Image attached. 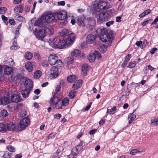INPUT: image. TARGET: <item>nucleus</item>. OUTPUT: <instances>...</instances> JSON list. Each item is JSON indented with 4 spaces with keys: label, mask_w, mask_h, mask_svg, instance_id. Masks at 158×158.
<instances>
[{
    "label": "nucleus",
    "mask_w": 158,
    "mask_h": 158,
    "mask_svg": "<svg viewBox=\"0 0 158 158\" xmlns=\"http://www.w3.org/2000/svg\"><path fill=\"white\" fill-rule=\"evenodd\" d=\"M154 68L151 66L150 65H148V66L146 67V70H147L149 69L151 71H152L154 69Z\"/></svg>",
    "instance_id": "obj_61"
},
{
    "label": "nucleus",
    "mask_w": 158,
    "mask_h": 158,
    "mask_svg": "<svg viewBox=\"0 0 158 158\" xmlns=\"http://www.w3.org/2000/svg\"><path fill=\"white\" fill-rule=\"evenodd\" d=\"M48 42L51 47L55 48L61 49L64 48L66 45L64 40L57 41L56 38H49Z\"/></svg>",
    "instance_id": "obj_3"
},
{
    "label": "nucleus",
    "mask_w": 158,
    "mask_h": 158,
    "mask_svg": "<svg viewBox=\"0 0 158 158\" xmlns=\"http://www.w3.org/2000/svg\"><path fill=\"white\" fill-rule=\"evenodd\" d=\"M60 149H57L56 152L54 153L52 157L53 158H56L59 155V153L60 152Z\"/></svg>",
    "instance_id": "obj_48"
},
{
    "label": "nucleus",
    "mask_w": 158,
    "mask_h": 158,
    "mask_svg": "<svg viewBox=\"0 0 158 158\" xmlns=\"http://www.w3.org/2000/svg\"><path fill=\"white\" fill-rule=\"evenodd\" d=\"M77 78L76 77L73 75H70L67 77V80L68 82H72L75 81Z\"/></svg>",
    "instance_id": "obj_33"
},
{
    "label": "nucleus",
    "mask_w": 158,
    "mask_h": 158,
    "mask_svg": "<svg viewBox=\"0 0 158 158\" xmlns=\"http://www.w3.org/2000/svg\"><path fill=\"white\" fill-rule=\"evenodd\" d=\"M74 60V58L72 56L69 57L65 59V62L68 64L72 63Z\"/></svg>",
    "instance_id": "obj_29"
},
{
    "label": "nucleus",
    "mask_w": 158,
    "mask_h": 158,
    "mask_svg": "<svg viewBox=\"0 0 158 158\" xmlns=\"http://www.w3.org/2000/svg\"><path fill=\"white\" fill-rule=\"evenodd\" d=\"M6 130V126L2 123H0V131H4Z\"/></svg>",
    "instance_id": "obj_44"
},
{
    "label": "nucleus",
    "mask_w": 158,
    "mask_h": 158,
    "mask_svg": "<svg viewBox=\"0 0 158 158\" xmlns=\"http://www.w3.org/2000/svg\"><path fill=\"white\" fill-rule=\"evenodd\" d=\"M19 46L18 45L17 42L14 41L13 43V45L10 47L12 50L17 49L19 48Z\"/></svg>",
    "instance_id": "obj_36"
},
{
    "label": "nucleus",
    "mask_w": 158,
    "mask_h": 158,
    "mask_svg": "<svg viewBox=\"0 0 158 158\" xmlns=\"http://www.w3.org/2000/svg\"><path fill=\"white\" fill-rule=\"evenodd\" d=\"M95 39V37L94 35L89 34L87 36L86 41L88 43L93 44L94 43Z\"/></svg>",
    "instance_id": "obj_15"
},
{
    "label": "nucleus",
    "mask_w": 158,
    "mask_h": 158,
    "mask_svg": "<svg viewBox=\"0 0 158 158\" xmlns=\"http://www.w3.org/2000/svg\"><path fill=\"white\" fill-rule=\"evenodd\" d=\"M25 67L29 72H31L33 70V66L30 62H28L25 63Z\"/></svg>",
    "instance_id": "obj_19"
},
{
    "label": "nucleus",
    "mask_w": 158,
    "mask_h": 158,
    "mask_svg": "<svg viewBox=\"0 0 158 158\" xmlns=\"http://www.w3.org/2000/svg\"><path fill=\"white\" fill-rule=\"evenodd\" d=\"M58 68L55 66H53L51 68L50 70L48 71V73L50 77L55 78L58 76Z\"/></svg>",
    "instance_id": "obj_8"
},
{
    "label": "nucleus",
    "mask_w": 158,
    "mask_h": 158,
    "mask_svg": "<svg viewBox=\"0 0 158 158\" xmlns=\"http://www.w3.org/2000/svg\"><path fill=\"white\" fill-rule=\"evenodd\" d=\"M149 20H147L143 22H142L141 23V25L142 26H144L146 25L149 22Z\"/></svg>",
    "instance_id": "obj_63"
},
{
    "label": "nucleus",
    "mask_w": 158,
    "mask_h": 158,
    "mask_svg": "<svg viewBox=\"0 0 158 158\" xmlns=\"http://www.w3.org/2000/svg\"><path fill=\"white\" fill-rule=\"evenodd\" d=\"M151 124L155 126H157L158 125V119L155 117L152 118L151 121Z\"/></svg>",
    "instance_id": "obj_28"
},
{
    "label": "nucleus",
    "mask_w": 158,
    "mask_h": 158,
    "mask_svg": "<svg viewBox=\"0 0 158 158\" xmlns=\"http://www.w3.org/2000/svg\"><path fill=\"white\" fill-rule=\"evenodd\" d=\"M97 32L101 34L100 39L102 42H106L113 40L112 32L104 27L98 28L97 30Z\"/></svg>",
    "instance_id": "obj_1"
},
{
    "label": "nucleus",
    "mask_w": 158,
    "mask_h": 158,
    "mask_svg": "<svg viewBox=\"0 0 158 158\" xmlns=\"http://www.w3.org/2000/svg\"><path fill=\"white\" fill-rule=\"evenodd\" d=\"M24 85L26 89L29 90H32L33 82L31 80L29 79L26 80L25 81Z\"/></svg>",
    "instance_id": "obj_14"
},
{
    "label": "nucleus",
    "mask_w": 158,
    "mask_h": 158,
    "mask_svg": "<svg viewBox=\"0 0 158 158\" xmlns=\"http://www.w3.org/2000/svg\"><path fill=\"white\" fill-rule=\"evenodd\" d=\"M75 92L74 91L71 90L70 93H69V97L71 98H74L75 97Z\"/></svg>",
    "instance_id": "obj_52"
},
{
    "label": "nucleus",
    "mask_w": 158,
    "mask_h": 158,
    "mask_svg": "<svg viewBox=\"0 0 158 158\" xmlns=\"http://www.w3.org/2000/svg\"><path fill=\"white\" fill-rule=\"evenodd\" d=\"M12 71V69L11 67L5 66L4 69V73L7 75L10 74Z\"/></svg>",
    "instance_id": "obj_26"
},
{
    "label": "nucleus",
    "mask_w": 158,
    "mask_h": 158,
    "mask_svg": "<svg viewBox=\"0 0 158 158\" xmlns=\"http://www.w3.org/2000/svg\"><path fill=\"white\" fill-rule=\"evenodd\" d=\"M131 55L128 54L126 56L125 59L124 60H125V62H128L129 60L130 59L131 57Z\"/></svg>",
    "instance_id": "obj_56"
},
{
    "label": "nucleus",
    "mask_w": 158,
    "mask_h": 158,
    "mask_svg": "<svg viewBox=\"0 0 158 158\" xmlns=\"http://www.w3.org/2000/svg\"><path fill=\"white\" fill-rule=\"evenodd\" d=\"M46 31H48L50 34H52L54 33V30L52 27H50L49 28H47L46 29Z\"/></svg>",
    "instance_id": "obj_55"
},
{
    "label": "nucleus",
    "mask_w": 158,
    "mask_h": 158,
    "mask_svg": "<svg viewBox=\"0 0 158 158\" xmlns=\"http://www.w3.org/2000/svg\"><path fill=\"white\" fill-rule=\"evenodd\" d=\"M15 19L19 21H22L25 19L22 16H19V15H16L15 17Z\"/></svg>",
    "instance_id": "obj_43"
},
{
    "label": "nucleus",
    "mask_w": 158,
    "mask_h": 158,
    "mask_svg": "<svg viewBox=\"0 0 158 158\" xmlns=\"http://www.w3.org/2000/svg\"><path fill=\"white\" fill-rule=\"evenodd\" d=\"M27 111L26 109L23 110L19 114V116L20 117H23L25 116L27 114Z\"/></svg>",
    "instance_id": "obj_42"
},
{
    "label": "nucleus",
    "mask_w": 158,
    "mask_h": 158,
    "mask_svg": "<svg viewBox=\"0 0 158 158\" xmlns=\"http://www.w3.org/2000/svg\"><path fill=\"white\" fill-rule=\"evenodd\" d=\"M91 102H90L89 105H87L85 108H84L82 110L83 112L85 111L88 110L90 108L91 105Z\"/></svg>",
    "instance_id": "obj_53"
},
{
    "label": "nucleus",
    "mask_w": 158,
    "mask_h": 158,
    "mask_svg": "<svg viewBox=\"0 0 158 158\" xmlns=\"http://www.w3.org/2000/svg\"><path fill=\"white\" fill-rule=\"evenodd\" d=\"M107 5V4L105 1H100L97 4H94L93 5V7H98V9L102 10L106 8Z\"/></svg>",
    "instance_id": "obj_10"
},
{
    "label": "nucleus",
    "mask_w": 158,
    "mask_h": 158,
    "mask_svg": "<svg viewBox=\"0 0 158 158\" xmlns=\"http://www.w3.org/2000/svg\"><path fill=\"white\" fill-rule=\"evenodd\" d=\"M135 65L136 64L135 61L131 62L129 63L128 65L127 66V67L128 68H131L134 67Z\"/></svg>",
    "instance_id": "obj_41"
},
{
    "label": "nucleus",
    "mask_w": 158,
    "mask_h": 158,
    "mask_svg": "<svg viewBox=\"0 0 158 158\" xmlns=\"http://www.w3.org/2000/svg\"><path fill=\"white\" fill-rule=\"evenodd\" d=\"M81 52L80 50L75 49L72 51L71 55L72 56H77L81 55Z\"/></svg>",
    "instance_id": "obj_23"
},
{
    "label": "nucleus",
    "mask_w": 158,
    "mask_h": 158,
    "mask_svg": "<svg viewBox=\"0 0 158 158\" xmlns=\"http://www.w3.org/2000/svg\"><path fill=\"white\" fill-rule=\"evenodd\" d=\"M94 56L95 57V58H97L98 59H100L102 57L101 54L99 53V52L98 51H94Z\"/></svg>",
    "instance_id": "obj_39"
},
{
    "label": "nucleus",
    "mask_w": 158,
    "mask_h": 158,
    "mask_svg": "<svg viewBox=\"0 0 158 158\" xmlns=\"http://www.w3.org/2000/svg\"><path fill=\"white\" fill-rule=\"evenodd\" d=\"M1 114L3 117H6L8 115V112L5 110H2L1 112Z\"/></svg>",
    "instance_id": "obj_46"
},
{
    "label": "nucleus",
    "mask_w": 158,
    "mask_h": 158,
    "mask_svg": "<svg viewBox=\"0 0 158 158\" xmlns=\"http://www.w3.org/2000/svg\"><path fill=\"white\" fill-rule=\"evenodd\" d=\"M36 28H35L34 34L38 39L43 38L45 36V30L44 29H40L38 32Z\"/></svg>",
    "instance_id": "obj_7"
},
{
    "label": "nucleus",
    "mask_w": 158,
    "mask_h": 158,
    "mask_svg": "<svg viewBox=\"0 0 158 158\" xmlns=\"http://www.w3.org/2000/svg\"><path fill=\"white\" fill-rule=\"evenodd\" d=\"M157 50V48H153L151 51L150 53L152 54H153L155 53V52Z\"/></svg>",
    "instance_id": "obj_62"
},
{
    "label": "nucleus",
    "mask_w": 158,
    "mask_h": 158,
    "mask_svg": "<svg viewBox=\"0 0 158 158\" xmlns=\"http://www.w3.org/2000/svg\"><path fill=\"white\" fill-rule=\"evenodd\" d=\"M7 10V9L5 7H0V13L1 14H4Z\"/></svg>",
    "instance_id": "obj_49"
},
{
    "label": "nucleus",
    "mask_w": 158,
    "mask_h": 158,
    "mask_svg": "<svg viewBox=\"0 0 158 158\" xmlns=\"http://www.w3.org/2000/svg\"><path fill=\"white\" fill-rule=\"evenodd\" d=\"M31 90L25 89L24 90H23L22 91V96L24 98H26L27 97L29 94L30 92L31 91Z\"/></svg>",
    "instance_id": "obj_25"
},
{
    "label": "nucleus",
    "mask_w": 158,
    "mask_h": 158,
    "mask_svg": "<svg viewBox=\"0 0 158 158\" xmlns=\"http://www.w3.org/2000/svg\"><path fill=\"white\" fill-rule=\"evenodd\" d=\"M107 46L104 45H102L100 47L99 50L101 52L104 53L107 51Z\"/></svg>",
    "instance_id": "obj_31"
},
{
    "label": "nucleus",
    "mask_w": 158,
    "mask_h": 158,
    "mask_svg": "<svg viewBox=\"0 0 158 158\" xmlns=\"http://www.w3.org/2000/svg\"><path fill=\"white\" fill-rule=\"evenodd\" d=\"M19 127L18 125L17 127H16L15 123L13 122H10L7 125L6 127V129L9 131L15 130L16 131H17L16 129L17 128H19Z\"/></svg>",
    "instance_id": "obj_13"
},
{
    "label": "nucleus",
    "mask_w": 158,
    "mask_h": 158,
    "mask_svg": "<svg viewBox=\"0 0 158 158\" xmlns=\"http://www.w3.org/2000/svg\"><path fill=\"white\" fill-rule=\"evenodd\" d=\"M56 17H57L59 20H63L65 19L67 17V14L66 11L62 10L54 13Z\"/></svg>",
    "instance_id": "obj_9"
},
{
    "label": "nucleus",
    "mask_w": 158,
    "mask_h": 158,
    "mask_svg": "<svg viewBox=\"0 0 158 158\" xmlns=\"http://www.w3.org/2000/svg\"><path fill=\"white\" fill-rule=\"evenodd\" d=\"M49 103L51 106L54 109H60L62 108V100L59 97L56 96V94L53 95L51 98Z\"/></svg>",
    "instance_id": "obj_2"
},
{
    "label": "nucleus",
    "mask_w": 158,
    "mask_h": 158,
    "mask_svg": "<svg viewBox=\"0 0 158 158\" xmlns=\"http://www.w3.org/2000/svg\"><path fill=\"white\" fill-rule=\"evenodd\" d=\"M45 21L42 16L40 18L38 19L34 23L35 26H41L42 25L45 23Z\"/></svg>",
    "instance_id": "obj_18"
},
{
    "label": "nucleus",
    "mask_w": 158,
    "mask_h": 158,
    "mask_svg": "<svg viewBox=\"0 0 158 158\" xmlns=\"http://www.w3.org/2000/svg\"><path fill=\"white\" fill-rule=\"evenodd\" d=\"M48 61L51 65H54L57 64L58 66L61 67L62 64L61 61L58 59V56L55 54H50L48 57Z\"/></svg>",
    "instance_id": "obj_4"
},
{
    "label": "nucleus",
    "mask_w": 158,
    "mask_h": 158,
    "mask_svg": "<svg viewBox=\"0 0 158 158\" xmlns=\"http://www.w3.org/2000/svg\"><path fill=\"white\" fill-rule=\"evenodd\" d=\"M61 115L60 114H55L54 115V118H55L59 119L61 118Z\"/></svg>",
    "instance_id": "obj_58"
},
{
    "label": "nucleus",
    "mask_w": 158,
    "mask_h": 158,
    "mask_svg": "<svg viewBox=\"0 0 158 158\" xmlns=\"http://www.w3.org/2000/svg\"><path fill=\"white\" fill-rule=\"evenodd\" d=\"M7 148L9 151L12 152H15V148L14 147L12 146L11 145H9Z\"/></svg>",
    "instance_id": "obj_47"
},
{
    "label": "nucleus",
    "mask_w": 158,
    "mask_h": 158,
    "mask_svg": "<svg viewBox=\"0 0 158 158\" xmlns=\"http://www.w3.org/2000/svg\"><path fill=\"white\" fill-rule=\"evenodd\" d=\"M10 102L9 99L6 97H4L1 98L0 103L4 105H5L8 104Z\"/></svg>",
    "instance_id": "obj_22"
},
{
    "label": "nucleus",
    "mask_w": 158,
    "mask_h": 158,
    "mask_svg": "<svg viewBox=\"0 0 158 158\" xmlns=\"http://www.w3.org/2000/svg\"><path fill=\"white\" fill-rule=\"evenodd\" d=\"M42 74L40 70L36 71L34 74V77L35 79L39 78Z\"/></svg>",
    "instance_id": "obj_30"
},
{
    "label": "nucleus",
    "mask_w": 158,
    "mask_h": 158,
    "mask_svg": "<svg viewBox=\"0 0 158 158\" xmlns=\"http://www.w3.org/2000/svg\"><path fill=\"white\" fill-rule=\"evenodd\" d=\"M11 100L14 102H18L20 101V97L18 94H14L11 98Z\"/></svg>",
    "instance_id": "obj_21"
},
{
    "label": "nucleus",
    "mask_w": 158,
    "mask_h": 158,
    "mask_svg": "<svg viewBox=\"0 0 158 158\" xmlns=\"http://www.w3.org/2000/svg\"><path fill=\"white\" fill-rule=\"evenodd\" d=\"M56 89H55V91L54 92V95H55V94H56V96L57 97H59V91L60 90V86L59 85H57L56 86Z\"/></svg>",
    "instance_id": "obj_40"
},
{
    "label": "nucleus",
    "mask_w": 158,
    "mask_h": 158,
    "mask_svg": "<svg viewBox=\"0 0 158 158\" xmlns=\"http://www.w3.org/2000/svg\"><path fill=\"white\" fill-rule=\"evenodd\" d=\"M23 10V7L21 5L17 6L14 9L15 13H17V14L22 12Z\"/></svg>",
    "instance_id": "obj_24"
},
{
    "label": "nucleus",
    "mask_w": 158,
    "mask_h": 158,
    "mask_svg": "<svg viewBox=\"0 0 158 158\" xmlns=\"http://www.w3.org/2000/svg\"><path fill=\"white\" fill-rule=\"evenodd\" d=\"M9 21L10 24L14 25L15 23V22L14 19H10L9 20Z\"/></svg>",
    "instance_id": "obj_64"
},
{
    "label": "nucleus",
    "mask_w": 158,
    "mask_h": 158,
    "mask_svg": "<svg viewBox=\"0 0 158 158\" xmlns=\"http://www.w3.org/2000/svg\"><path fill=\"white\" fill-rule=\"evenodd\" d=\"M82 82V81L81 80H79L76 81L74 83L73 88L74 90H77L80 88L81 86Z\"/></svg>",
    "instance_id": "obj_17"
},
{
    "label": "nucleus",
    "mask_w": 158,
    "mask_h": 158,
    "mask_svg": "<svg viewBox=\"0 0 158 158\" xmlns=\"http://www.w3.org/2000/svg\"><path fill=\"white\" fill-rule=\"evenodd\" d=\"M151 10L150 9H148L145 10L144 11V12L145 13L146 15H148L151 12Z\"/></svg>",
    "instance_id": "obj_59"
},
{
    "label": "nucleus",
    "mask_w": 158,
    "mask_h": 158,
    "mask_svg": "<svg viewBox=\"0 0 158 158\" xmlns=\"http://www.w3.org/2000/svg\"><path fill=\"white\" fill-rule=\"evenodd\" d=\"M25 56L26 59L28 60H30L32 57L33 55L31 53L27 52L25 53Z\"/></svg>",
    "instance_id": "obj_38"
},
{
    "label": "nucleus",
    "mask_w": 158,
    "mask_h": 158,
    "mask_svg": "<svg viewBox=\"0 0 158 158\" xmlns=\"http://www.w3.org/2000/svg\"><path fill=\"white\" fill-rule=\"evenodd\" d=\"M89 69V66L87 64L84 65L82 67V71L84 72V75L85 76H86V72Z\"/></svg>",
    "instance_id": "obj_37"
},
{
    "label": "nucleus",
    "mask_w": 158,
    "mask_h": 158,
    "mask_svg": "<svg viewBox=\"0 0 158 158\" xmlns=\"http://www.w3.org/2000/svg\"><path fill=\"white\" fill-rule=\"evenodd\" d=\"M116 106H113V108L110 109L108 107L106 113L109 114H113L116 110Z\"/></svg>",
    "instance_id": "obj_35"
},
{
    "label": "nucleus",
    "mask_w": 158,
    "mask_h": 158,
    "mask_svg": "<svg viewBox=\"0 0 158 158\" xmlns=\"http://www.w3.org/2000/svg\"><path fill=\"white\" fill-rule=\"evenodd\" d=\"M43 19L45 20V22H47L50 23L53 21L55 19L56 16L54 14H48L43 15H42Z\"/></svg>",
    "instance_id": "obj_6"
},
{
    "label": "nucleus",
    "mask_w": 158,
    "mask_h": 158,
    "mask_svg": "<svg viewBox=\"0 0 158 158\" xmlns=\"http://www.w3.org/2000/svg\"><path fill=\"white\" fill-rule=\"evenodd\" d=\"M55 135L56 134L55 133H52V134H50L49 135L48 137V139H52L54 137Z\"/></svg>",
    "instance_id": "obj_60"
},
{
    "label": "nucleus",
    "mask_w": 158,
    "mask_h": 158,
    "mask_svg": "<svg viewBox=\"0 0 158 158\" xmlns=\"http://www.w3.org/2000/svg\"><path fill=\"white\" fill-rule=\"evenodd\" d=\"M75 35L73 33L70 34L69 36L65 41V44L68 46L72 45L75 39Z\"/></svg>",
    "instance_id": "obj_11"
},
{
    "label": "nucleus",
    "mask_w": 158,
    "mask_h": 158,
    "mask_svg": "<svg viewBox=\"0 0 158 158\" xmlns=\"http://www.w3.org/2000/svg\"><path fill=\"white\" fill-rule=\"evenodd\" d=\"M141 152L138 151L137 149H133L131 150L130 152V154L132 155H135L136 153L138 152Z\"/></svg>",
    "instance_id": "obj_45"
},
{
    "label": "nucleus",
    "mask_w": 158,
    "mask_h": 158,
    "mask_svg": "<svg viewBox=\"0 0 158 158\" xmlns=\"http://www.w3.org/2000/svg\"><path fill=\"white\" fill-rule=\"evenodd\" d=\"M11 156V153L6 152L4 153L3 156L4 158H10Z\"/></svg>",
    "instance_id": "obj_50"
},
{
    "label": "nucleus",
    "mask_w": 158,
    "mask_h": 158,
    "mask_svg": "<svg viewBox=\"0 0 158 158\" xmlns=\"http://www.w3.org/2000/svg\"><path fill=\"white\" fill-rule=\"evenodd\" d=\"M114 21L113 20H111L110 21L108 22H107L106 23V25L108 27H110L111 25L113 24L114 23Z\"/></svg>",
    "instance_id": "obj_57"
},
{
    "label": "nucleus",
    "mask_w": 158,
    "mask_h": 158,
    "mask_svg": "<svg viewBox=\"0 0 158 158\" xmlns=\"http://www.w3.org/2000/svg\"><path fill=\"white\" fill-rule=\"evenodd\" d=\"M84 18L81 17H78L77 23L79 26L84 27L85 25V23L84 21Z\"/></svg>",
    "instance_id": "obj_20"
},
{
    "label": "nucleus",
    "mask_w": 158,
    "mask_h": 158,
    "mask_svg": "<svg viewBox=\"0 0 158 158\" xmlns=\"http://www.w3.org/2000/svg\"><path fill=\"white\" fill-rule=\"evenodd\" d=\"M81 149V147L79 145H77L73 147L72 150V154L73 156H76L79 153V151Z\"/></svg>",
    "instance_id": "obj_16"
},
{
    "label": "nucleus",
    "mask_w": 158,
    "mask_h": 158,
    "mask_svg": "<svg viewBox=\"0 0 158 158\" xmlns=\"http://www.w3.org/2000/svg\"><path fill=\"white\" fill-rule=\"evenodd\" d=\"M30 121L27 118H24L21 120L20 124L18 125L19 128H17V131H19L23 130L24 128L27 127L29 124Z\"/></svg>",
    "instance_id": "obj_5"
},
{
    "label": "nucleus",
    "mask_w": 158,
    "mask_h": 158,
    "mask_svg": "<svg viewBox=\"0 0 158 158\" xmlns=\"http://www.w3.org/2000/svg\"><path fill=\"white\" fill-rule=\"evenodd\" d=\"M108 14L103 12H99L98 14V19L102 21H106L108 19Z\"/></svg>",
    "instance_id": "obj_12"
},
{
    "label": "nucleus",
    "mask_w": 158,
    "mask_h": 158,
    "mask_svg": "<svg viewBox=\"0 0 158 158\" xmlns=\"http://www.w3.org/2000/svg\"><path fill=\"white\" fill-rule=\"evenodd\" d=\"M34 56L35 59L38 60H39L41 59V57L40 56V55L37 53H34Z\"/></svg>",
    "instance_id": "obj_54"
},
{
    "label": "nucleus",
    "mask_w": 158,
    "mask_h": 158,
    "mask_svg": "<svg viewBox=\"0 0 158 158\" xmlns=\"http://www.w3.org/2000/svg\"><path fill=\"white\" fill-rule=\"evenodd\" d=\"M69 99L68 98H64L62 100L61 104L62 106H67L69 104Z\"/></svg>",
    "instance_id": "obj_32"
},
{
    "label": "nucleus",
    "mask_w": 158,
    "mask_h": 158,
    "mask_svg": "<svg viewBox=\"0 0 158 158\" xmlns=\"http://www.w3.org/2000/svg\"><path fill=\"white\" fill-rule=\"evenodd\" d=\"M89 60L90 62L94 61L95 59V57L94 56V52L93 54H90L88 57Z\"/></svg>",
    "instance_id": "obj_34"
},
{
    "label": "nucleus",
    "mask_w": 158,
    "mask_h": 158,
    "mask_svg": "<svg viewBox=\"0 0 158 158\" xmlns=\"http://www.w3.org/2000/svg\"><path fill=\"white\" fill-rule=\"evenodd\" d=\"M69 31L67 29H63L62 31L60 33V35L61 36H69Z\"/></svg>",
    "instance_id": "obj_27"
},
{
    "label": "nucleus",
    "mask_w": 158,
    "mask_h": 158,
    "mask_svg": "<svg viewBox=\"0 0 158 158\" xmlns=\"http://www.w3.org/2000/svg\"><path fill=\"white\" fill-rule=\"evenodd\" d=\"M136 117V115L135 114L132 115L129 121V123L130 124L132 123L135 119V118Z\"/></svg>",
    "instance_id": "obj_51"
}]
</instances>
